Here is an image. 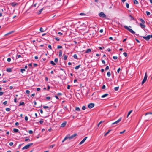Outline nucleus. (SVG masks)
Listing matches in <instances>:
<instances>
[{
    "label": "nucleus",
    "instance_id": "f257e3e1",
    "mask_svg": "<svg viewBox=\"0 0 152 152\" xmlns=\"http://www.w3.org/2000/svg\"><path fill=\"white\" fill-rule=\"evenodd\" d=\"M77 134L76 133H75L71 136H70V135L69 134H68L66 136H67V137L68 139H69V140H71V139L73 138L75 136H77Z\"/></svg>",
    "mask_w": 152,
    "mask_h": 152
},
{
    "label": "nucleus",
    "instance_id": "f03ea898",
    "mask_svg": "<svg viewBox=\"0 0 152 152\" xmlns=\"http://www.w3.org/2000/svg\"><path fill=\"white\" fill-rule=\"evenodd\" d=\"M33 144V143H29L25 146L24 147H23L22 148V150H23L25 149H27L28 148L30 147V146L32 145Z\"/></svg>",
    "mask_w": 152,
    "mask_h": 152
},
{
    "label": "nucleus",
    "instance_id": "7ed1b4c3",
    "mask_svg": "<svg viewBox=\"0 0 152 152\" xmlns=\"http://www.w3.org/2000/svg\"><path fill=\"white\" fill-rule=\"evenodd\" d=\"M148 76L147 75V73H146L145 74V75L144 77V79L142 80V85L146 81L147 78Z\"/></svg>",
    "mask_w": 152,
    "mask_h": 152
},
{
    "label": "nucleus",
    "instance_id": "20e7f679",
    "mask_svg": "<svg viewBox=\"0 0 152 152\" xmlns=\"http://www.w3.org/2000/svg\"><path fill=\"white\" fill-rule=\"evenodd\" d=\"M99 16L102 18H105L106 17V15L102 12H101L99 13Z\"/></svg>",
    "mask_w": 152,
    "mask_h": 152
},
{
    "label": "nucleus",
    "instance_id": "39448f33",
    "mask_svg": "<svg viewBox=\"0 0 152 152\" xmlns=\"http://www.w3.org/2000/svg\"><path fill=\"white\" fill-rule=\"evenodd\" d=\"M124 27L125 28L128 30L129 32L133 34V30L132 29L129 28V27L127 26H124Z\"/></svg>",
    "mask_w": 152,
    "mask_h": 152
},
{
    "label": "nucleus",
    "instance_id": "423d86ee",
    "mask_svg": "<svg viewBox=\"0 0 152 152\" xmlns=\"http://www.w3.org/2000/svg\"><path fill=\"white\" fill-rule=\"evenodd\" d=\"M122 119L121 117H120L118 120H117L115 122H113L112 123V125H113L114 124H117L118 123H119L121 121Z\"/></svg>",
    "mask_w": 152,
    "mask_h": 152
},
{
    "label": "nucleus",
    "instance_id": "0eeeda50",
    "mask_svg": "<svg viewBox=\"0 0 152 152\" xmlns=\"http://www.w3.org/2000/svg\"><path fill=\"white\" fill-rule=\"evenodd\" d=\"M94 105L93 103H90L88 104V107L90 109L94 107Z\"/></svg>",
    "mask_w": 152,
    "mask_h": 152
},
{
    "label": "nucleus",
    "instance_id": "6e6552de",
    "mask_svg": "<svg viewBox=\"0 0 152 152\" xmlns=\"http://www.w3.org/2000/svg\"><path fill=\"white\" fill-rule=\"evenodd\" d=\"M143 38L147 41H148L151 38L150 35H148L146 37L144 36Z\"/></svg>",
    "mask_w": 152,
    "mask_h": 152
},
{
    "label": "nucleus",
    "instance_id": "1a4fd4ad",
    "mask_svg": "<svg viewBox=\"0 0 152 152\" xmlns=\"http://www.w3.org/2000/svg\"><path fill=\"white\" fill-rule=\"evenodd\" d=\"M88 137H85V138H84L83 140L81 141L80 143H79V144L80 145H81V144H82V143H83L84 142L86 141V139H87V138Z\"/></svg>",
    "mask_w": 152,
    "mask_h": 152
},
{
    "label": "nucleus",
    "instance_id": "9d476101",
    "mask_svg": "<svg viewBox=\"0 0 152 152\" xmlns=\"http://www.w3.org/2000/svg\"><path fill=\"white\" fill-rule=\"evenodd\" d=\"M66 124V121H65L63 123L61 124V126L62 127H65Z\"/></svg>",
    "mask_w": 152,
    "mask_h": 152
},
{
    "label": "nucleus",
    "instance_id": "9b49d317",
    "mask_svg": "<svg viewBox=\"0 0 152 152\" xmlns=\"http://www.w3.org/2000/svg\"><path fill=\"white\" fill-rule=\"evenodd\" d=\"M145 24H143L142 23H140V26L142 28H144L145 27Z\"/></svg>",
    "mask_w": 152,
    "mask_h": 152
},
{
    "label": "nucleus",
    "instance_id": "f8f14e48",
    "mask_svg": "<svg viewBox=\"0 0 152 152\" xmlns=\"http://www.w3.org/2000/svg\"><path fill=\"white\" fill-rule=\"evenodd\" d=\"M108 95V94H105L103 95L101 97L102 98H103L107 96Z\"/></svg>",
    "mask_w": 152,
    "mask_h": 152
},
{
    "label": "nucleus",
    "instance_id": "ddd939ff",
    "mask_svg": "<svg viewBox=\"0 0 152 152\" xmlns=\"http://www.w3.org/2000/svg\"><path fill=\"white\" fill-rule=\"evenodd\" d=\"M14 32V31H11L10 32L7 33V34H5V35L6 36V35H10V34H12V33H13Z\"/></svg>",
    "mask_w": 152,
    "mask_h": 152
},
{
    "label": "nucleus",
    "instance_id": "4468645a",
    "mask_svg": "<svg viewBox=\"0 0 152 152\" xmlns=\"http://www.w3.org/2000/svg\"><path fill=\"white\" fill-rule=\"evenodd\" d=\"M63 56H64L63 59L64 60H66L67 59V56L65 54H63Z\"/></svg>",
    "mask_w": 152,
    "mask_h": 152
},
{
    "label": "nucleus",
    "instance_id": "2eb2a0df",
    "mask_svg": "<svg viewBox=\"0 0 152 152\" xmlns=\"http://www.w3.org/2000/svg\"><path fill=\"white\" fill-rule=\"evenodd\" d=\"M11 5L13 7H15L16 5L17 4V3H14V2H12V3H11Z\"/></svg>",
    "mask_w": 152,
    "mask_h": 152
},
{
    "label": "nucleus",
    "instance_id": "dca6fc26",
    "mask_svg": "<svg viewBox=\"0 0 152 152\" xmlns=\"http://www.w3.org/2000/svg\"><path fill=\"white\" fill-rule=\"evenodd\" d=\"M6 71L8 72H12V69L10 68H7Z\"/></svg>",
    "mask_w": 152,
    "mask_h": 152
},
{
    "label": "nucleus",
    "instance_id": "f3484780",
    "mask_svg": "<svg viewBox=\"0 0 152 152\" xmlns=\"http://www.w3.org/2000/svg\"><path fill=\"white\" fill-rule=\"evenodd\" d=\"M13 130L14 132L15 133L17 132H19V130L15 128L13 129Z\"/></svg>",
    "mask_w": 152,
    "mask_h": 152
},
{
    "label": "nucleus",
    "instance_id": "a211bd4d",
    "mask_svg": "<svg viewBox=\"0 0 152 152\" xmlns=\"http://www.w3.org/2000/svg\"><path fill=\"white\" fill-rule=\"evenodd\" d=\"M111 130H109L108 131L104 134V136H106L107 135V134L110 132Z\"/></svg>",
    "mask_w": 152,
    "mask_h": 152
},
{
    "label": "nucleus",
    "instance_id": "6ab92c4d",
    "mask_svg": "<svg viewBox=\"0 0 152 152\" xmlns=\"http://www.w3.org/2000/svg\"><path fill=\"white\" fill-rule=\"evenodd\" d=\"M62 51L61 50H60V51L59 52V57H61L62 56Z\"/></svg>",
    "mask_w": 152,
    "mask_h": 152
},
{
    "label": "nucleus",
    "instance_id": "aec40b11",
    "mask_svg": "<svg viewBox=\"0 0 152 152\" xmlns=\"http://www.w3.org/2000/svg\"><path fill=\"white\" fill-rule=\"evenodd\" d=\"M132 110H130V111H129L128 113V114H127V118H128L129 115H130V114L132 113Z\"/></svg>",
    "mask_w": 152,
    "mask_h": 152
},
{
    "label": "nucleus",
    "instance_id": "412c9836",
    "mask_svg": "<svg viewBox=\"0 0 152 152\" xmlns=\"http://www.w3.org/2000/svg\"><path fill=\"white\" fill-rule=\"evenodd\" d=\"M91 51V50L90 49H88L86 51V53H90Z\"/></svg>",
    "mask_w": 152,
    "mask_h": 152
},
{
    "label": "nucleus",
    "instance_id": "4be33fe9",
    "mask_svg": "<svg viewBox=\"0 0 152 152\" xmlns=\"http://www.w3.org/2000/svg\"><path fill=\"white\" fill-rule=\"evenodd\" d=\"M43 8H42L39 11V12H38V15H39L41 13V12H42V11L43 10Z\"/></svg>",
    "mask_w": 152,
    "mask_h": 152
},
{
    "label": "nucleus",
    "instance_id": "5701e85b",
    "mask_svg": "<svg viewBox=\"0 0 152 152\" xmlns=\"http://www.w3.org/2000/svg\"><path fill=\"white\" fill-rule=\"evenodd\" d=\"M80 65H78V66H75V69L76 70L78 69L79 67H80Z\"/></svg>",
    "mask_w": 152,
    "mask_h": 152
},
{
    "label": "nucleus",
    "instance_id": "b1692460",
    "mask_svg": "<svg viewBox=\"0 0 152 152\" xmlns=\"http://www.w3.org/2000/svg\"><path fill=\"white\" fill-rule=\"evenodd\" d=\"M134 3L135 4H138V2L137 0H134Z\"/></svg>",
    "mask_w": 152,
    "mask_h": 152
},
{
    "label": "nucleus",
    "instance_id": "393cba45",
    "mask_svg": "<svg viewBox=\"0 0 152 152\" xmlns=\"http://www.w3.org/2000/svg\"><path fill=\"white\" fill-rule=\"evenodd\" d=\"M73 57L75 59H77V56L76 54H75L73 56Z\"/></svg>",
    "mask_w": 152,
    "mask_h": 152
},
{
    "label": "nucleus",
    "instance_id": "a878e982",
    "mask_svg": "<svg viewBox=\"0 0 152 152\" xmlns=\"http://www.w3.org/2000/svg\"><path fill=\"white\" fill-rule=\"evenodd\" d=\"M24 104H25V103L23 102H20L19 105V106L23 105Z\"/></svg>",
    "mask_w": 152,
    "mask_h": 152
},
{
    "label": "nucleus",
    "instance_id": "bb28decb",
    "mask_svg": "<svg viewBox=\"0 0 152 152\" xmlns=\"http://www.w3.org/2000/svg\"><path fill=\"white\" fill-rule=\"evenodd\" d=\"M140 21L142 22L141 23H142L143 24H145V21L143 20V19H140Z\"/></svg>",
    "mask_w": 152,
    "mask_h": 152
},
{
    "label": "nucleus",
    "instance_id": "cd10ccee",
    "mask_svg": "<svg viewBox=\"0 0 152 152\" xmlns=\"http://www.w3.org/2000/svg\"><path fill=\"white\" fill-rule=\"evenodd\" d=\"M50 63L53 65L54 66L56 65V64L53 61H51Z\"/></svg>",
    "mask_w": 152,
    "mask_h": 152
},
{
    "label": "nucleus",
    "instance_id": "c85d7f7f",
    "mask_svg": "<svg viewBox=\"0 0 152 152\" xmlns=\"http://www.w3.org/2000/svg\"><path fill=\"white\" fill-rule=\"evenodd\" d=\"M107 75L108 77H110L111 75V73L110 72H107Z\"/></svg>",
    "mask_w": 152,
    "mask_h": 152
},
{
    "label": "nucleus",
    "instance_id": "c756f323",
    "mask_svg": "<svg viewBox=\"0 0 152 152\" xmlns=\"http://www.w3.org/2000/svg\"><path fill=\"white\" fill-rule=\"evenodd\" d=\"M67 139H68L67 136H66L64 138V139L63 140L62 142H64V141H65Z\"/></svg>",
    "mask_w": 152,
    "mask_h": 152
},
{
    "label": "nucleus",
    "instance_id": "7c9ffc66",
    "mask_svg": "<svg viewBox=\"0 0 152 152\" xmlns=\"http://www.w3.org/2000/svg\"><path fill=\"white\" fill-rule=\"evenodd\" d=\"M40 31L41 32H43L45 31L43 30V29L42 27L40 28Z\"/></svg>",
    "mask_w": 152,
    "mask_h": 152
},
{
    "label": "nucleus",
    "instance_id": "2f4dec72",
    "mask_svg": "<svg viewBox=\"0 0 152 152\" xmlns=\"http://www.w3.org/2000/svg\"><path fill=\"white\" fill-rule=\"evenodd\" d=\"M21 57V56L20 55H18L16 57V59H18L20 57Z\"/></svg>",
    "mask_w": 152,
    "mask_h": 152
},
{
    "label": "nucleus",
    "instance_id": "473e14b6",
    "mask_svg": "<svg viewBox=\"0 0 152 152\" xmlns=\"http://www.w3.org/2000/svg\"><path fill=\"white\" fill-rule=\"evenodd\" d=\"M119 87H115L114 90L115 91H118L119 89Z\"/></svg>",
    "mask_w": 152,
    "mask_h": 152
},
{
    "label": "nucleus",
    "instance_id": "72a5a7b5",
    "mask_svg": "<svg viewBox=\"0 0 152 152\" xmlns=\"http://www.w3.org/2000/svg\"><path fill=\"white\" fill-rule=\"evenodd\" d=\"M25 71V69H20V71L22 73H23V72Z\"/></svg>",
    "mask_w": 152,
    "mask_h": 152
},
{
    "label": "nucleus",
    "instance_id": "f704fd0d",
    "mask_svg": "<svg viewBox=\"0 0 152 152\" xmlns=\"http://www.w3.org/2000/svg\"><path fill=\"white\" fill-rule=\"evenodd\" d=\"M75 110H76L77 111H80V109L78 107H76L75 108Z\"/></svg>",
    "mask_w": 152,
    "mask_h": 152
},
{
    "label": "nucleus",
    "instance_id": "c9c22d12",
    "mask_svg": "<svg viewBox=\"0 0 152 152\" xmlns=\"http://www.w3.org/2000/svg\"><path fill=\"white\" fill-rule=\"evenodd\" d=\"M146 13L147 15H149L150 14V13L148 11H146Z\"/></svg>",
    "mask_w": 152,
    "mask_h": 152
},
{
    "label": "nucleus",
    "instance_id": "e433bc0d",
    "mask_svg": "<svg viewBox=\"0 0 152 152\" xmlns=\"http://www.w3.org/2000/svg\"><path fill=\"white\" fill-rule=\"evenodd\" d=\"M123 55L125 56V57H126L127 56V54L126 52H124L123 53Z\"/></svg>",
    "mask_w": 152,
    "mask_h": 152
},
{
    "label": "nucleus",
    "instance_id": "4c0bfd02",
    "mask_svg": "<svg viewBox=\"0 0 152 152\" xmlns=\"http://www.w3.org/2000/svg\"><path fill=\"white\" fill-rule=\"evenodd\" d=\"M11 59L10 58H8L7 59V61L8 62H10L11 61Z\"/></svg>",
    "mask_w": 152,
    "mask_h": 152
},
{
    "label": "nucleus",
    "instance_id": "58836bf2",
    "mask_svg": "<svg viewBox=\"0 0 152 152\" xmlns=\"http://www.w3.org/2000/svg\"><path fill=\"white\" fill-rule=\"evenodd\" d=\"M82 109L83 110H85L86 109V107L85 106H83L82 107Z\"/></svg>",
    "mask_w": 152,
    "mask_h": 152
},
{
    "label": "nucleus",
    "instance_id": "ea45409f",
    "mask_svg": "<svg viewBox=\"0 0 152 152\" xmlns=\"http://www.w3.org/2000/svg\"><path fill=\"white\" fill-rule=\"evenodd\" d=\"M10 110V108H7L6 109V110L7 111H9Z\"/></svg>",
    "mask_w": 152,
    "mask_h": 152
},
{
    "label": "nucleus",
    "instance_id": "a19ab883",
    "mask_svg": "<svg viewBox=\"0 0 152 152\" xmlns=\"http://www.w3.org/2000/svg\"><path fill=\"white\" fill-rule=\"evenodd\" d=\"M28 132L30 134H32L33 133V131L31 130H30Z\"/></svg>",
    "mask_w": 152,
    "mask_h": 152
},
{
    "label": "nucleus",
    "instance_id": "79ce46f5",
    "mask_svg": "<svg viewBox=\"0 0 152 152\" xmlns=\"http://www.w3.org/2000/svg\"><path fill=\"white\" fill-rule=\"evenodd\" d=\"M13 144V142H10V143H9V145L10 146H12Z\"/></svg>",
    "mask_w": 152,
    "mask_h": 152
},
{
    "label": "nucleus",
    "instance_id": "37998d69",
    "mask_svg": "<svg viewBox=\"0 0 152 152\" xmlns=\"http://www.w3.org/2000/svg\"><path fill=\"white\" fill-rule=\"evenodd\" d=\"M43 108H44V109H46V108H49V107L48 106H43Z\"/></svg>",
    "mask_w": 152,
    "mask_h": 152
},
{
    "label": "nucleus",
    "instance_id": "c03bdc74",
    "mask_svg": "<svg viewBox=\"0 0 152 152\" xmlns=\"http://www.w3.org/2000/svg\"><path fill=\"white\" fill-rule=\"evenodd\" d=\"M39 122L40 124H42L43 122V120L42 119L40 121H39Z\"/></svg>",
    "mask_w": 152,
    "mask_h": 152
},
{
    "label": "nucleus",
    "instance_id": "a18cd8bd",
    "mask_svg": "<svg viewBox=\"0 0 152 152\" xmlns=\"http://www.w3.org/2000/svg\"><path fill=\"white\" fill-rule=\"evenodd\" d=\"M113 59L116 60V59H117L118 57H117V56H114L113 57Z\"/></svg>",
    "mask_w": 152,
    "mask_h": 152
},
{
    "label": "nucleus",
    "instance_id": "49530a36",
    "mask_svg": "<svg viewBox=\"0 0 152 152\" xmlns=\"http://www.w3.org/2000/svg\"><path fill=\"white\" fill-rule=\"evenodd\" d=\"M26 94H28L29 93H30V91L29 90H26Z\"/></svg>",
    "mask_w": 152,
    "mask_h": 152
},
{
    "label": "nucleus",
    "instance_id": "de8ad7c7",
    "mask_svg": "<svg viewBox=\"0 0 152 152\" xmlns=\"http://www.w3.org/2000/svg\"><path fill=\"white\" fill-rule=\"evenodd\" d=\"M126 7L127 8H129V4L128 3H126Z\"/></svg>",
    "mask_w": 152,
    "mask_h": 152
},
{
    "label": "nucleus",
    "instance_id": "09e8293b",
    "mask_svg": "<svg viewBox=\"0 0 152 152\" xmlns=\"http://www.w3.org/2000/svg\"><path fill=\"white\" fill-rule=\"evenodd\" d=\"M25 120L27 121L28 120V117L27 116H26L25 117Z\"/></svg>",
    "mask_w": 152,
    "mask_h": 152
},
{
    "label": "nucleus",
    "instance_id": "8fccbe9b",
    "mask_svg": "<svg viewBox=\"0 0 152 152\" xmlns=\"http://www.w3.org/2000/svg\"><path fill=\"white\" fill-rule=\"evenodd\" d=\"M62 46H60V45H58V46H57V48L58 49H60V48H62Z\"/></svg>",
    "mask_w": 152,
    "mask_h": 152
},
{
    "label": "nucleus",
    "instance_id": "3c124183",
    "mask_svg": "<svg viewBox=\"0 0 152 152\" xmlns=\"http://www.w3.org/2000/svg\"><path fill=\"white\" fill-rule=\"evenodd\" d=\"M109 69V67L108 66H107L105 68V70H107Z\"/></svg>",
    "mask_w": 152,
    "mask_h": 152
},
{
    "label": "nucleus",
    "instance_id": "603ef678",
    "mask_svg": "<svg viewBox=\"0 0 152 152\" xmlns=\"http://www.w3.org/2000/svg\"><path fill=\"white\" fill-rule=\"evenodd\" d=\"M55 144H53L52 145H50V148H52L55 146Z\"/></svg>",
    "mask_w": 152,
    "mask_h": 152
},
{
    "label": "nucleus",
    "instance_id": "864d4df0",
    "mask_svg": "<svg viewBox=\"0 0 152 152\" xmlns=\"http://www.w3.org/2000/svg\"><path fill=\"white\" fill-rule=\"evenodd\" d=\"M58 61V59L57 58H56L55 59L54 61L56 62H57Z\"/></svg>",
    "mask_w": 152,
    "mask_h": 152
},
{
    "label": "nucleus",
    "instance_id": "5fc2aeb1",
    "mask_svg": "<svg viewBox=\"0 0 152 152\" xmlns=\"http://www.w3.org/2000/svg\"><path fill=\"white\" fill-rule=\"evenodd\" d=\"M103 122V121H100V122L98 123V125H97L98 126V127H99V125H100L101 124V123H102Z\"/></svg>",
    "mask_w": 152,
    "mask_h": 152
},
{
    "label": "nucleus",
    "instance_id": "6e6d98bb",
    "mask_svg": "<svg viewBox=\"0 0 152 152\" xmlns=\"http://www.w3.org/2000/svg\"><path fill=\"white\" fill-rule=\"evenodd\" d=\"M48 48L50 49H52L51 46L50 45H48Z\"/></svg>",
    "mask_w": 152,
    "mask_h": 152
},
{
    "label": "nucleus",
    "instance_id": "4d7b16f0",
    "mask_svg": "<svg viewBox=\"0 0 152 152\" xmlns=\"http://www.w3.org/2000/svg\"><path fill=\"white\" fill-rule=\"evenodd\" d=\"M7 101H5L3 103V104H7Z\"/></svg>",
    "mask_w": 152,
    "mask_h": 152
},
{
    "label": "nucleus",
    "instance_id": "13d9d810",
    "mask_svg": "<svg viewBox=\"0 0 152 152\" xmlns=\"http://www.w3.org/2000/svg\"><path fill=\"white\" fill-rule=\"evenodd\" d=\"M33 66L34 67H36L37 66V64L36 63H34V64Z\"/></svg>",
    "mask_w": 152,
    "mask_h": 152
},
{
    "label": "nucleus",
    "instance_id": "bf43d9fd",
    "mask_svg": "<svg viewBox=\"0 0 152 152\" xmlns=\"http://www.w3.org/2000/svg\"><path fill=\"white\" fill-rule=\"evenodd\" d=\"M125 131V130H124L122 132H120V134H122L124 133Z\"/></svg>",
    "mask_w": 152,
    "mask_h": 152
},
{
    "label": "nucleus",
    "instance_id": "052dcab7",
    "mask_svg": "<svg viewBox=\"0 0 152 152\" xmlns=\"http://www.w3.org/2000/svg\"><path fill=\"white\" fill-rule=\"evenodd\" d=\"M80 15H85V14L84 13H80Z\"/></svg>",
    "mask_w": 152,
    "mask_h": 152
},
{
    "label": "nucleus",
    "instance_id": "680f3d73",
    "mask_svg": "<svg viewBox=\"0 0 152 152\" xmlns=\"http://www.w3.org/2000/svg\"><path fill=\"white\" fill-rule=\"evenodd\" d=\"M120 70H121L120 68H118V69L117 71V72L118 73H119V72H120Z\"/></svg>",
    "mask_w": 152,
    "mask_h": 152
},
{
    "label": "nucleus",
    "instance_id": "e2e57ef3",
    "mask_svg": "<svg viewBox=\"0 0 152 152\" xmlns=\"http://www.w3.org/2000/svg\"><path fill=\"white\" fill-rule=\"evenodd\" d=\"M17 99L16 98H15L14 99V102L15 103H16L17 102Z\"/></svg>",
    "mask_w": 152,
    "mask_h": 152
},
{
    "label": "nucleus",
    "instance_id": "0e129e2a",
    "mask_svg": "<svg viewBox=\"0 0 152 152\" xmlns=\"http://www.w3.org/2000/svg\"><path fill=\"white\" fill-rule=\"evenodd\" d=\"M3 94H4V92H0V96L3 95Z\"/></svg>",
    "mask_w": 152,
    "mask_h": 152
},
{
    "label": "nucleus",
    "instance_id": "69168bd1",
    "mask_svg": "<svg viewBox=\"0 0 152 152\" xmlns=\"http://www.w3.org/2000/svg\"><path fill=\"white\" fill-rule=\"evenodd\" d=\"M102 63L103 64H105V61H104V60H102Z\"/></svg>",
    "mask_w": 152,
    "mask_h": 152
},
{
    "label": "nucleus",
    "instance_id": "338daca9",
    "mask_svg": "<svg viewBox=\"0 0 152 152\" xmlns=\"http://www.w3.org/2000/svg\"><path fill=\"white\" fill-rule=\"evenodd\" d=\"M19 123L18 122H16L15 123V125L17 126H18L19 125Z\"/></svg>",
    "mask_w": 152,
    "mask_h": 152
},
{
    "label": "nucleus",
    "instance_id": "774afa93",
    "mask_svg": "<svg viewBox=\"0 0 152 152\" xmlns=\"http://www.w3.org/2000/svg\"><path fill=\"white\" fill-rule=\"evenodd\" d=\"M55 39L57 41H59L60 40L57 37H56Z\"/></svg>",
    "mask_w": 152,
    "mask_h": 152
}]
</instances>
